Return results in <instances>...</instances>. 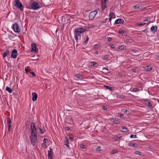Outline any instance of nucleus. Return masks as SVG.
Wrapping results in <instances>:
<instances>
[{
    "instance_id": "f257e3e1",
    "label": "nucleus",
    "mask_w": 159,
    "mask_h": 159,
    "mask_svg": "<svg viewBox=\"0 0 159 159\" xmlns=\"http://www.w3.org/2000/svg\"><path fill=\"white\" fill-rule=\"evenodd\" d=\"M30 129L31 130V134L30 136L31 143L33 146L36 145V142L37 141V129L36 128L35 123L32 122L31 124Z\"/></svg>"
},
{
    "instance_id": "f03ea898",
    "label": "nucleus",
    "mask_w": 159,
    "mask_h": 159,
    "mask_svg": "<svg viewBox=\"0 0 159 159\" xmlns=\"http://www.w3.org/2000/svg\"><path fill=\"white\" fill-rule=\"evenodd\" d=\"M85 31L84 28H80L75 29V38L77 42L79 39L81 38L80 34Z\"/></svg>"
},
{
    "instance_id": "7ed1b4c3",
    "label": "nucleus",
    "mask_w": 159,
    "mask_h": 159,
    "mask_svg": "<svg viewBox=\"0 0 159 159\" xmlns=\"http://www.w3.org/2000/svg\"><path fill=\"white\" fill-rule=\"evenodd\" d=\"M27 7L30 9L37 10L39 8V5L38 2H34L30 6H29L28 7L27 6Z\"/></svg>"
},
{
    "instance_id": "20e7f679",
    "label": "nucleus",
    "mask_w": 159,
    "mask_h": 159,
    "mask_svg": "<svg viewBox=\"0 0 159 159\" xmlns=\"http://www.w3.org/2000/svg\"><path fill=\"white\" fill-rule=\"evenodd\" d=\"M15 2L16 3L15 6L18 9L21 11L23 10L24 7L19 0H16Z\"/></svg>"
},
{
    "instance_id": "39448f33",
    "label": "nucleus",
    "mask_w": 159,
    "mask_h": 159,
    "mask_svg": "<svg viewBox=\"0 0 159 159\" xmlns=\"http://www.w3.org/2000/svg\"><path fill=\"white\" fill-rule=\"evenodd\" d=\"M13 29L14 31L16 33H19L20 32L21 29L20 28L19 25L16 23H14L13 25Z\"/></svg>"
},
{
    "instance_id": "423d86ee",
    "label": "nucleus",
    "mask_w": 159,
    "mask_h": 159,
    "mask_svg": "<svg viewBox=\"0 0 159 159\" xmlns=\"http://www.w3.org/2000/svg\"><path fill=\"white\" fill-rule=\"evenodd\" d=\"M98 13V11H94L90 12L89 15V18L90 20H93L95 17L96 15Z\"/></svg>"
},
{
    "instance_id": "0eeeda50",
    "label": "nucleus",
    "mask_w": 159,
    "mask_h": 159,
    "mask_svg": "<svg viewBox=\"0 0 159 159\" xmlns=\"http://www.w3.org/2000/svg\"><path fill=\"white\" fill-rule=\"evenodd\" d=\"M32 49L31 51L32 52H36L38 51V48H37V45L34 43H32L31 44Z\"/></svg>"
},
{
    "instance_id": "6e6552de",
    "label": "nucleus",
    "mask_w": 159,
    "mask_h": 159,
    "mask_svg": "<svg viewBox=\"0 0 159 159\" xmlns=\"http://www.w3.org/2000/svg\"><path fill=\"white\" fill-rule=\"evenodd\" d=\"M17 56V51L16 49L12 50L11 55V57L13 58H16Z\"/></svg>"
},
{
    "instance_id": "1a4fd4ad",
    "label": "nucleus",
    "mask_w": 159,
    "mask_h": 159,
    "mask_svg": "<svg viewBox=\"0 0 159 159\" xmlns=\"http://www.w3.org/2000/svg\"><path fill=\"white\" fill-rule=\"evenodd\" d=\"M7 122L8 125V130L10 131V130L11 127V120L10 117H8L7 118Z\"/></svg>"
},
{
    "instance_id": "9d476101",
    "label": "nucleus",
    "mask_w": 159,
    "mask_h": 159,
    "mask_svg": "<svg viewBox=\"0 0 159 159\" xmlns=\"http://www.w3.org/2000/svg\"><path fill=\"white\" fill-rule=\"evenodd\" d=\"M50 151H48V159H52V157L53 152H51L52 150L51 148H50Z\"/></svg>"
},
{
    "instance_id": "9b49d317",
    "label": "nucleus",
    "mask_w": 159,
    "mask_h": 159,
    "mask_svg": "<svg viewBox=\"0 0 159 159\" xmlns=\"http://www.w3.org/2000/svg\"><path fill=\"white\" fill-rule=\"evenodd\" d=\"M32 100L33 101H36L38 98V95L35 92L33 93H32Z\"/></svg>"
},
{
    "instance_id": "f8f14e48",
    "label": "nucleus",
    "mask_w": 159,
    "mask_h": 159,
    "mask_svg": "<svg viewBox=\"0 0 159 159\" xmlns=\"http://www.w3.org/2000/svg\"><path fill=\"white\" fill-rule=\"evenodd\" d=\"M157 26H152L150 28L151 31L154 33H155L157 31Z\"/></svg>"
},
{
    "instance_id": "ddd939ff",
    "label": "nucleus",
    "mask_w": 159,
    "mask_h": 159,
    "mask_svg": "<svg viewBox=\"0 0 159 159\" xmlns=\"http://www.w3.org/2000/svg\"><path fill=\"white\" fill-rule=\"evenodd\" d=\"M124 22V20L123 19H118L116 20L115 22V24H118L119 23L123 24Z\"/></svg>"
},
{
    "instance_id": "4468645a",
    "label": "nucleus",
    "mask_w": 159,
    "mask_h": 159,
    "mask_svg": "<svg viewBox=\"0 0 159 159\" xmlns=\"http://www.w3.org/2000/svg\"><path fill=\"white\" fill-rule=\"evenodd\" d=\"M39 129L40 132L41 134H43L45 132V130L44 127H43L42 128L39 127Z\"/></svg>"
},
{
    "instance_id": "2eb2a0df",
    "label": "nucleus",
    "mask_w": 159,
    "mask_h": 159,
    "mask_svg": "<svg viewBox=\"0 0 159 159\" xmlns=\"http://www.w3.org/2000/svg\"><path fill=\"white\" fill-rule=\"evenodd\" d=\"M66 121L70 123V124H71V123L73 122V120L72 118L70 117H68L66 119Z\"/></svg>"
},
{
    "instance_id": "dca6fc26",
    "label": "nucleus",
    "mask_w": 159,
    "mask_h": 159,
    "mask_svg": "<svg viewBox=\"0 0 159 159\" xmlns=\"http://www.w3.org/2000/svg\"><path fill=\"white\" fill-rule=\"evenodd\" d=\"M128 145L132 147H137L138 146V144L133 143H129L128 144Z\"/></svg>"
},
{
    "instance_id": "f3484780",
    "label": "nucleus",
    "mask_w": 159,
    "mask_h": 159,
    "mask_svg": "<svg viewBox=\"0 0 159 159\" xmlns=\"http://www.w3.org/2000/svg\"><path fill=\"white\" fill-rule=\"evenodd\" d=\"M102 8V10H104L105 8H107V3H103V1L101 2Z\"/></svg>"
},
{
    "instance_id": "a211bd4d",
    "label": "nucleus",
    "mask_w": 159,
    "mask_h": 159,
    "mask_svg": "<svg viewBox=\"0 0 159 159\" xmlns=\"http://www.w3.org/2000/svg\"><path fill=\"white\" fill-rule=\"evenodd\" d=\"M152 70V67L150 66H147L146 67V70L147 71H149Z\"/></svg>"
},
{
    "instance_id": "6ab92c4d",
    "label": "nucleus",
    "mask_w": 159,
    "mask_h": 159,
    "mask_svg": "<svg viewBox=\"0 0 159 159\" xmlns=\"http://www.w3.org/2000/svg\"><path fill=\"white\" fill-rule=\"evenodd\" d=\"M122 129H123V130L121 131L123 132H127L129 131L128 129L126 127H122Z\"/></svg>"
},
{
    "instance_id": "aec40b11",
    "label": "nucleus",
    "mask_w": 159,
    "mask_h": 159,
    "mask_svg": "<svg viewBox=\"0 0 159 159\" xmlns=\"http://www.w3.org/2000/svg\"><path fill=\"white\" fill-rule=\"evenodd\" d=\"M10 51L9 50H7L3 54V57H6L8 54L9 53Z\"/></svg>"
},
{
    "instance_id": "412c9836",
    "label": "nucleus",
    "mask_w": 159,
    "mask_h": 159,
    "mask_svg": "<svg viewBox=\"0 0 159 159\" xmlns=\"http://www.w3.org/2000/svg\"><path fill=\"white\" fill-rule=\"evenodd\" d=\"M104 87L106 89H109L110 91H112L114 90L113 88L111 87H109L108 86L104 85Z\"/></svg>"
},
{
    "instance_id": "4be33fe9",
    "label": "nucleus",
    "mask_w": 159,
    "mask_h": 159,
    "mask_svg": "<svg viewBox=\"0 0 159 159\" xmlns=\"http://www.w3.org/2000/svg\"><path fill=\"white\" fill-rule=\"evenodd\" d=\"M6 90L9 93H11L12 92V89L8 87L7 86L6 89Z\"/></svg>"
},
{
    "instance_id": "5701e85b",
    "label": "nucleus",
    "mask_w": 159,
    "mask_h": 159,
    "mask_svg": "<svg viewBox=\"0 0 159 159\" xmlns=\"http://www.w3.org/2000/svg\"><path fill=\"white\" fill-rule=\"evenodd\" d=\"M146 105L147 106H148L150 108H153V106L152 105V104L150 103V102H149L147 101L146 103Z\"/></svg>"
},
{
    "instance_id": "b1692460",
    "label": "nucleus",
    "mask_w": 159,
    "mask_h": 159,
    "mask_svg": "<svg viewBox=\"0 0 159 159\" xmlns=\"http://www.w3.org/2000/svg\"><path fill=\"white\" fill-rule=\"evenodd\" d=\"M118 48L120 50H124L126 49V47L123 45L120 46L118 47Z\"/></svg>"
},
{
    "instance_id": "393cba45",
    "label": "nucleus",
    "mask_w": 159,
    "mask_h": 159,
    "mask_svg": "<svg viewBox=\"0 0 159 159\" xmlns=\"http://www.w3.org/2000/svg\"><path fill=\"white\" fill-rule=\"evenodd\" d=\"M90 63L91 64L92 66H95L96 67L98 66V64L97 63L94 62V61H92L90 62Z\"/></svg>"
},
{
    "instance_id": "a878e982",
    "label": "nucleus",
    "mask_w": 159,
    "mask_h": 159,
    "mask_svg": "<svg viewBox=\"0 0 159 159\" xmlns=\"http://www.w3.org/2000/svg\"><path fill=\"white\" fill-rule=\"evenodd\" d=\"M111 120H113L112 122L115 124H117L120 123V122L117 120L112 119Z\"/></svg>"
},
{
    "instance_id": "bb28decb",
    "label": "nucleus",
    "mask_w": 159,
    "mask_h": 159,
    "mask_svg": "<svg viewBox=\"0 0 159 159\" xmlns=\"http://www.w3.org/2000/svg\"><path fill=\"white\" fill-rule=\"evenodd\" d=\"M118 32L120 34H123L125 33L126 31H125L123 30H119Z\"/></svg>"
},
{
    "instance_id": "cd10ccee",
    "label": "nucleus",
    "mask_w": 159,
    "mask_h": 159,
    "mask_svg": "<svg viewBox=\"0 0 159 159\" xmlns=\"http://www.w3.org/2000/svg\"><path fill=\"white\" fill-rule=\"evenodd\" d=\"M110 16L111 18H115V14L113 12H111L110 14Z\"/></svg>"
},
{
    "instance_id": "c85d7f7f",
    "label": "nucleus",
    "mask_w": 159,
    "mask_h": 159,
    "mask_svg": "<svg viewBox=\"0 0 159 159\" xmlns=\"http://www.w3.org/2000/svg\"><path fill=\"white\" fill-rule=\"evenodd\" d=\"M75 76L77 78L79 79L82 78V75L80 74H76L75 75Z\"/></svg>"
},
{
    "instance_id": "c756f323",
    "label": "nucleus",
    "mask_w": 159,
    "mask_h": 159,
    "mask_svg": "<svg viewBox=\"0 0 159 159\" xmlns=\"http://www.w3.org/2000/svg\"><path fill=\"white\" fill-rule=\"evenodd\" d=\"M142 153L138 151H136L134 152V154H135L138 155H141L142 154Z\"/></svg>"
},
{
    "instance_id": "7c9ffc66",
    "label": "nucleus",
    "mask_w": 159,
    "mask_h": 159,
    "mask_svg": "<svg viewBox=\"0 0 159 159\" xmlns=\"http://www.w3.org/2000/svg\"><path fill=\"white\" fill-rule=\"evenodd\" d=\"M65 145L67 146L68 148H69V147L68 145H69V140H68V139L67 138H66V141H65Z\"/></svg>"
},
{
    "instance_id": "2f4dec72",
    "label": "nucleus",
    "mask_w": 159,
    "mask_h": 159,
    "mask_svg": "<svg viewBox=\"0 0 159 159\" xmlns=\"http://www.w3.org/2000/svg\"><path fill=\"white\" fill-rule=\"evenodd\" d=\"M42 146L43 148H46L47 147V146L46 145V142H43V143H42Z\"/></svg>"
},
{
    "instance_id": "473e14b6",
    "label": "nucleus",
    "mask_w": 159,
    "mask_h": 159,
    "mask_svg": "<svg viewBox=\"0 0 159 159\" xmlns=\"http://www.w3.org/2000/svg\"><path fill=\"white\" fill-rule=\"evenodd\" d=\"M102 59L104 60H107L108 59V57L107 56V55H104L102 57Z\"/></svg>"
},
{
    "instance_id": "72a5a7b5",
    "label": "nucleus",
    "mask_w": 159,
    "mask_h": 159,
    "mask_svg": "<svg viewBox=\"0 0 159 159\" xmlns=\"http://www.w3.org/2000/svg\"><path fill=\"white\" fill-rule=\"evenodd\" d=\"M139 5H136L134 6L133 8L134 9H138L139 8Z\"/></svg>"
},
{
    "instance_id": "f704fd0d",
    "label": "nucleus",
    "mask_w": 159,
    "mask_h": 159,
    "mask_svg": "<svg viewBox=\"0 0 159 159\" xmlns=\"http://www.w3.org/2000/svg\"><path fill=\"white\" fill-rule=\"evenodd\" d=\"M150 19L149 18H146V19H143V20L144 22H145V21L150 22Z\"/></svg>"
},
{
    "instance_id": "c9c22d12",
    "label": "nucleus",
    "mask_w": 159,
    "mask_h": 159,
    "mask_svg": "<svg viewBox=\"0 0 159 159\" xmlns=\"http://www.w3.org/2000/svg\"><path fill=\"white\" fill-rule=\"evenodd\" d=\"M89 38L88 37V36H86V40L84 41V44L86 43L89 41Z\"/></svg>"
},
{
    "instance_id": "e433bc0d",
    "label": "nucleus",
    "mask_w": 159,
    "mask_h": 159,
    "mask_svg": "<svg viewBox=\"0 0 159 159\" xmlns=\"http://www.w3.org/2000/svg\"><path fill=\"white\" fill-rule=\"evenodd\" d=\"M80 148L82 149H85L86 148V146L84 144H81L80 145Z\"/></svg>"
},
{
    "instance_id": "4c0bfd02",
    "label": "nucleus",
    "mask_w": 159,
    "mask_h": 159,
    "mask_svg": "<svg viewBox=\"0 0 159 159\" xmlns=\"http://www.w3.org/2000/svg\"><path fill=\"white\" fill-rule=\"evenodd\" d=\"M100 47L99 45L98 44L95 45L93 46V48L94 49H98Z\"/></svg>"
},
{
    "instance_id": "58836bf2",
    "label": "nucleus",
    "mask_w": 159,
    "mask_h": 159,
    "mask_svg": "<svg viewBox=\"0 0 159 159\" xmlns=\"http://www.w3.org/2000/svg\"><path fill=\"white\" fill-rule=\"evenodd\" d=\"M130 137L131 138H136L137 137L136 135L131 134L130 135Z\"/></svg>"
},
{
    "instance_id": "ea45409f",
    "label": "nucleus",
    "mask_w": 159,
    "mask_h": 159,
    "mask_svg": "<svg viewBox=\"0 0 159 159\" xmlns=\"http://www.w3.org/2000/svg\"><path fill=\"white\" fill-rule=\"evenodd\" d=\"M96 150L98 152L101 151H102L101 149V147L100 146H97V148Z\"/></svg>"
},
{
    "instance_id": "a19ab883",
    "label": "nucleus",
    "mask_w": 159,
    "mask_h": 159,
    "mask_svg": "<svg viewBox=\"0 0 159 159\" xmlns=\"http://www.w3.org/2000/svg\"><path fill=\"white\" fill-rule=\"evenodd\" d=\"M145 24V23H138L137 24V25L138 26H139L142 25H144Z\"/></svg>"
},
{
    "instance_id": "79ce46f5",
    "label": "nucleus",
    "mask_w": 159,
    "mask_h": 159,
    "mask_svg": "<svg viewBox=\"0 0 159 159\" xmlns=\"http://www.w3.org/2000/svg\"><path fill=\"white\" fill-rule=\"evenodd\" d=\"M65 131H68L70 130V128L68 126H66L64 127Z\"/></svg>"
},
{
    "instance_id": "37998d69",
    "label": "nucleus",
    "mask_w": 159,
    "mask_h": 159,
    "mask_svg": "<svg viewBox=\"0 0 159 159\" xmlns=\"http://www.w3.org/2000/svg\"><path fill=\"white\" fill-rule=\"evenodd\" d=\"M30 74L34 76H35V73L33 71H31L30 72Z\"/></svg>"
},
{
    "instance_id": "c03bdc74",
    "label": "nucleus",
    "mask_w": 159,
    "mask_h": 159,
    "mask_svg": "<svg viewBox=\"0 0 159 159\" xmlns=\"http://www.w3.org/2000/svg\"><path fill=\"white\" fill-rule=\"evenodd\" d=\"M133 90L134 92H137L139 91V89L137 88H134L133 89Z\"/></svg>"
},
{
    "instance_id": "a18cd8bd",
    "label": "nucleus",
    "mask_w": 159,
    "mask_h": 159,
    "mask_svg": "<svg viewBox=\"0 0 159 159\" xmlns=\"http://www.w3.org/2000/svg\"><path fill=\"white\" fill-rule=\"evenodd\" d=\"M118 152V151L116 150H113L112 151V153L113 154H115Z\"/></svg>"
},
{
    "instance_id": "49530a36",
    "label": "nucleus",
    "mask_w": 159,
    "mask_h": 159,
    "mask_svg": "<svg viewBox=\"0 0 159 159\" xmlns=\"http://www.w3.org/2000/svg\"><path fill=\"white\" fill-rule=\"evenodd\" d=\"M122 138V136H120V137H117L116 138V140H119Z\"/></svg>"
},
{
    "instance_id": "de8ad7c7",
    "label": "nucleus",
    "mask_w": 159,
    "mask_h": 159,
    "mask_svg": "<svg viewBox=\"0 0 159 159\" xmlns=\"http://www.w3.org/2000/svg\"><path fill=\"white\" fill-rule=\"evenodd\" d=\"M123 111L124 113H129V111L128 110H126L125 109H124L123 110Z\"/></svg>"
},
{
    "instance_id": "09e8293b",
    "label": "nucleus",
    "mask_w": 159,
    "mask_h": 159,
    "mask_svg": "<svg viewBox=\"0 0 159 159\" xmlns=\"http://www.w3.org/2000/svg\"><path fill=\"white\" fill-rule=\"evenodd\" d=\"M74 136L72 135H70L69 136V139H70L74 140Z\"/></svg>"
},
{
    "instance_id": "8fccbe9b",
    "label": "nucleus",
    "mask_w": 159,
    "mask_h": 159,
    "mask_svg": "<svg viewBox=\"0 0 159 159\" xmlns=\"http://www.w3.org/2000/svg\"><path fill=\"white\" fill-rule=\"evenodd\" d=\"M142 31L143 32H144L145 33H147L148 32V31L147 29H146L145 30H142Z\"/></svg>"
},
{
    "instance_id": "3c124183",
    "label": "nucleus",
    "mask_w": 159,
    "mask_h": 159,
    "mask_svg": "<svg viewBox=\"0 0 159 159\" xmlns=\"http://www.w3.org/2000/svg\"><path fill=\"white\" fill-rule=\"evenodd\" d=\"M136 70L135 69H133L131 70V71L133 73H135L136 72Z\"/></svg>"
},
{
    "instance_id": "603ef678",
    "label": "nucleus",
    "mask_w": 159,
    "mask_h": 159,
    "mask_svg": "<svg viewBox=\"0 0 159 159\" xmlns=\"http://www.w3.org/2000/svg\"><path fill=\"white\" fill-rule=\"evenodd\" d=\"M111 48H116V46H115L114 45H112L111 46Z\"/></svg>"
},
{
    "instance_id": "864d4df0",
    "label": "nucleus",
    "mask_w": 159,
    "mask_h": 159,
    "mask_svg": "<svg viewBox=\"0 0 159 159\" xmlns=\"http://www.w3.org/2000/svg\"><path fill=\"white\" fill-rule=\"evenodd\" d=\"M102 108L105 110H107V108L105 106L102 107Z\"/></svg>"
},
{
    "instance_id": "5fc2aeb1",
    "label": "nucleus",
    "mask_w": 159,
    "mask_h": 159,
    "mask_svg": "<svg viewBox=\"0 0 159 159\" xmlns=\"http://www.w3.org/2000/svg\"><path fill=\"white\" fill-rule=\"evenodd\" d=\"M108 40V41L110 42V41H111V40H112V39H111V37H109V38H108V40Z\"/></svg>"
},
{
    "instance_id": "6e6d98bb",
    "label": "nucleus",
    "mask_w": 159,
    "mask_h": 159,
    "mask_svg": "<svg viewBox=\"0 0 159 159\" xmlns=\"http://www.w3.org/2000/svg\"><path fill=\"white\" fill-rule=\"evenodd\" d=\"M119 116L121 117H123V115L121 114H120V113H119V116Z\"/></svg>"
},
{
    "instance_id": "4d7b16f0",
    "label": "nucleus",
    "mask_w": 159,
    "mask_h": 159,
    "mask_svg": "<svg viewBox=\"0 0 159 159\" xmlns=\"http://www.w3.org/2000/svg\"><path fill=\"white\" fill-rule=\"evenodd\" d=\"M73 16H70V15H67V17H70V18H73L72 17Z\"/></svg>"
},
{
    "instance_id": "13d9d810",
    "label": "nucleus",
    "mask_w": 159,
    "mask_h": 159,
    "mask_svg": "<svg viewBox=\"0 0 159 159\" xmlns=\"http://www.w3.org/2000/svg\"><path fill=\"white\" fill-rule=\"evenodd\" d=\"M108 0H103V1H103V3H106V2L108 1Z\"/></svg>"
},
{
    "instance_id": "bf43d9fd",
    "label": "nucleus",
    "mask_w": 159,
    "mask_h": 159,
    "mask_svg": "<svg viewBox=\"0 0 159 159\" xmlns=\"http://www.w3.org/2000/svg\"><path fill=\"white\" fill-rule=\"evenodd\" d=\"M98 51L96 50L94 52V54H98Z\"/></svg>"
},
{
    "instance_id": "052dcab7",
    "label": "nucleus",
    "mask_w": 159,
    "mask_h": 159,
    "mask_svg": "<svg viewBox=\"0 0 159 159\" xmlns=\"http://www.w3.org/2000/svg\"><path fill=\"white\" fill-rule=\"evenodd\" d=\"M102 70H108V68H105V67H103L102 69Z\"/></svg>"
},
{
    "instance_id": "680f3d73",
    "label": "nucleus",
    "mask_w": 159,
    "mask_h": 159,
    "mask_svg": "<svg viewBox=\"0 0 159 159\" xmlns=\"http://www.w3.org/2000/svg\"><path fill=\"white\" fill-rule=\"evenodd\" d=\"M48 139H47L45 138L43 140V142H46V141H47Z\"/></svg>"
},
{
    "instance_id": "e2e57ef3",
    "label": "nucleus",
    "mask_w": 159,
    "mask_h": 159,
    "mask_svg": "<svg viewBox=\"0 0 159 159\" xmlns=\"http://www.w3.org/2000/svg\"><path fill=\"white\" fill-rule=\"evenodd\" d=\"M25 73H26L27 74L28 73V70L27 69H26L25 68Z\"/></svg>"
},
{
    "instance_id": "0e129e2a",
    "label": "nucleus",
    "mask_w": 159,
    "mask_h": 159,
    "mask_svg": "<svg viewBox=\"0 0 159 159\" xmlns=\"http://www.w3.org/2000/svg\"><path fill=\"white\" fill-rule=\"evenodd\" d=\"M124 97H125V96H124L123 95H122L121 96V98H124Z\"/></svg>"
},
{
    "instance_id": "69168bd1",
    "label": "nucleus",
    "mask_w": 159,
    "mask_h": 159,
    "mask_svg": "<svg viewBox=\"0 0 159 159\" xmlns=\"http://www.w3.org/2000/svg\"><path fill=\"white\" fill-rule=\"evenodd\" d=\"M132 51L134 52H136V51L134 50H132Z\"/></svg>"
},
{
    "instance_id": "338daca9",
    "label": "nucleus",
    "mask_w": 159,
    "mask_h": 159,
    "mask_svg": "<svg viewBox=\"0 0 159 159\" xmlns=\"http://www.w3.org/2000/svg\"><path fill=\"white\" fill-rule=\"evenodd\" d=\"M156 57H157L159 58V54L157 55Z\"/></svg>"
},
{
    "instance_id": "774afa93",
    "label": "nucleus",
    "mask_w": 159,
    "mask_h": 159,
    "mask_svg": "<svg viewBox=\"0 0 159 159\" xmlns=\"http://www.w3.org/2000/svg\"><path fill=\"white\" fill-rule=\"evenodd\" d=\"M111 17H110L109 20V21H111Z\"/></svg>"
}]
</instances>
